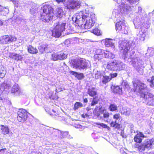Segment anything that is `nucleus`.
Returning a JSON list of instances; mask_svg holds the SVG:
<instances>
[{"mask_svg":"<svg viewBox=\"0 0 154 154\" xmlns=\"http://www.w3.org/2000/svg\"><path fill=\"white\" fill-rule=\"evenodd\" d=\"M123 85H125L126 87H127L128 86V85L127 84H126L125 83H123Z\"/></svg>","mask_w":154,"mask_h":154,"instance_id":"bf43d9fd","label":"nucleus"},{"mask_svg":"<svg viewBox=\"0 0 154 154\" xmlns=\"http://www.w3.org/2000/svg\"><path fill=\"white\" fill-rule=\"evenodd\" d=\"M98 102V100L95 98H94L91 104V106H94Z\"/></svg>","mask_w":154,"mask_h":154,"instance_id":"c03bdc74","label":"nucleus"},{"mask_svg":"<svg viewBox=\"0 0 154 154\" xmlns=\"http://www.w3.org/2000/svg\"><path fill=\"white\" fill-rule=\"evenodd\" d=\"M121 135L123 137H125V135L124 132L123 131H122L121 133Z\"/></svg>","mask_w":154,"mask_h":154,"instance_id":"6e6d98bb","label":"nucleus"},{"mask_svg":"<svg viewBox=\"0 0 154 154\" xmlns=\"http://www.w3.org/2000/svg\"><path fill=\"white\" fill-rule=\"evenodd\" d=\"M117 23L115 25L116 29V31L119 33L127 34L129 29L128 27L126 25L124 19L116 20Z\"/></svg>","mask_w":154,"mask_h":154,"instance_id":"1a4fd4ad","label":"nucleus"},{"mask_svg":"<svg viewBox=\"0 0 154 154\" xmlns=\"http://www.w3.org/2000/svg\"><path fill=\"white\" fill-rule=\"evenodd\" d=\"M4 9V11H5L6 14H8L9 13V10L8 8H4L3 7L0 6V13Z\"/></svg>","mask_w":154,"mask_h":154,"instance_id":"49530a36","label":"nucleus"},{"mask_svg":"<svg viewBox=\"0 0 154 154\" xmlns=\"http://www.w3.org/2000/svg\"><path fill=\"white\" fill-rule=\"evenodd\" d=\"M82 117L84 118V116L83 115H82Z\"/></svg>","mask_w":154,"mask_h":154,"instance_id":"69168bd1","label":"nucleus"},{"mask_svg":"<svg viewBox=\"0 0 154 154\" xmlns=\"http://www.w3.org/2000/svg\"><path fill=\"white\" fill-rule=\"evenodd\" d=\"M144 137V135L141 132L137 133L134 137V141L137 143H140Z\"/></svg>","mask_w":154,"mask_h":154,"instance_id":"4be33fe9","label":"nucleus"},{"mask_svg":"<svg viewBox=\"0 0 154 154\" xmlns=\"http://www.w3.org/2000/svg\"><path fill=\"white\" fill-rule=\"evenodd\" d=\"M11 92L16 95H19L21 94L20 89L18 85L15 84L14 85L11 90Z\"/></svg>","mask_w":154,"mask_h":154,"instance_id":"aec40b11","label":"nucleus"},{"mask_svg":"<svg viewBox=\"0 0 154 154\" xmlns=\"http://www.w3.org/2000/svg\"><path fill=\"white\" fill-rule=\"evenodd\" d=\"M113 119L116 120L115 121L112 122L110 123L111 126L115 128L119 129L120 128V125L117 122V120H120L121 118L120 115L119 113H116L113 116Z\"/></svg>","mask_w":154,"mask_h":154,"instance_id":"f3484780","label":"nucleus"},{"mask_svg":"<svg viewBox=\"0 0 154 154\" xmlns=\"http://www.w3.org/2000/svg\"><path fill=\"white\" fill-rule=\"evenodd\" d=\"M93 32L97 35H101L100 31L98 28H96L93 30Z\"/></svg>","mask_w":154,"mask_h":154,"instance_id":"4c0bfd02","label":"nucleus"},{"mask_svg":"<svg viewBox=\"0 0 154 154\" xmlns=\"http://www.w3.org/2000/svg\"><path fill=\"white\" fill-rule=\"evenodd\" d=\"M30 12L32 14H33L35 12V10L34 8H32L30 9Z\"/></svg>","mask_w":154,"mask_h":154,"instance_id":"603ef678","label":"nucleus"},{"mask_svg":"<svg viewBox=\"0 0 154 154\" xmlns=\"http://www.w3.org/2000/svg\"><path fill=\"white\" fill-rule=\"evenodd\" d=\"M103 117L104 119H107L109 116V114L108 112H106L103 114Z\"/></svg>","mask_w":154,"mask_h":154,"instance_id":"09e8293b","label":"nucleus"},{"mask_svg":"<svg viewBox=\"0 0 154 154\" xmlns=\"http://www.w3.org/2000/svg\"><path fill=\"white\" fill-rule=\"evenodd\" d=\"M95 88L92 87L88 89V94L91 97H93L97 94V92L95 91Z\"/></svg>","mask_w":154,"mask_h":154,"instance_id":"c756f323","label":"nucleus"},{"mask_svg":"<svg viewBox=\"0 0 154 154\" xmlns=\"http://www.w3.org/2000/svg\"><path fill=\"white\" fill-rule=\"evenodd\" d=\"M49 130L50 131H51V133H53V131L54 130H55L56 131H58V133L59 134L60 133L61 137L62 138H65L66 137L68 134V131L62 132L58 130H55L54 128H49Z\"/></svg>","mask_w":154,"mask_h":154,"instance_id":"b1692460","label":"nucleus"},{"mask_svg":"<svg viewBox=\"0 0 154 154\" xmlns=\"http://www.w3.org/2000/svg\"><path fill=\"white\" fill-rule=\"evenodd\" d=\"M16 38L12 36L4 35L0 38L1 42L3 44L10 43L11 42L16 41Z\"/></svg>","mask_w":154,"mask_h":154,"instance_id":"ddd939ff","label":"nucleus"},{"mask_svg":"<svg viewBox=\"0 0 154 154\" xmlns=\"http://www.w3.org/2000/svg\"><path fill=\"white\" fill-rule=\"evenodd\" d=\"M154 144V139H152L151 140H147L142 145L140 146L138 149L139 151L141 152L142 151L148 149L151 147L152 145Z\"/></svg>","mask_w":154,"mask_h":154,"instance_id":"4468645a","label":"nucleus"},{"mask_svg":"<svg viewBox=\"0 0 154 154\" xmlns=\"http://www.w3.org/2000/svg\"><path fill=\"white\" fill-rule=\"evenodd\" d=\"M111 80V79L108 76H105L103 77L102 82L103 84H105Z\"/></svg>","mask_w":154,"mask_h":154,"instance_id":"e433bc0d","label":"nucleus"},{"mask_svg":"<svg viewBox=\"0 0 154 154\" xmlns=\"http://www.w3.org/2000/svg\"><path fill=\"white\" fill-rule=\"evenodd\" d=\"M56 92H58V91H57V89H56Z\"/></svg>","mask_w":154,"mask_h":154,"instance_id":"0e129e2a","label":"nucleus"},{"mask_svg":"<svg viewBox=\"0 0 154 154\" xmlns=\"http://www.w3.org/2000/svg\"><path fill=\"white\" fill-rule=\"evenodd\" d=\"M6 73V71L5 70H2L1 71L0 73V77L3 78L4 77Z\"/></svg>","mask_w":154,"mask_h":154,"instance_id":"79ce46f5","label":"nucleus"},{"mask_svg":"<svg viewBox=\"0 0 154 154\" xmlns=\"http://www.w3.org/2000/svg\"><path fill=\"white\" fill-rule=\"evenodd\" d=\"M45 110L50 115H53L55 112L54 110H50V109H49V108L48 107L45 108Z\"/></svg>","mask_w":154,"mask_h":154,"instance_id":"58836bf2","label":"nucleus"},{"mask_svg":"<svg viewBox=\"0 0 154 154\" xmlns=\"http://www.w3.org/2000/svg\"><path fill=\"white\" fill-rule=\"evenodd\" d=\"M6 149L4 148L0 149V154H5L6 152Z\"/></svg>","mask_w":154,"mask_h":154,"instance_id":"3c124183","label":"nucleus"},{"mask_svg":"<svg viewBox=\"0 0 154 154\" xmlns=\"http://www.w3.org/2000/svg\"><path fill=\"white\" fill-rule=\"evenodd\" d=\"M121 113L128 116L130 113V110L128 108L126 107H123L121 111Z\"/></svg>","mask_w":154,"mask_h":154,"instance_id":"72a5a7b5","label":"nucleus"},{"mask_svg":"<svg viewBox=\"0 0 154 154\" xmlns=\"http://www.w3.org/2000/svg\"><path fill=\"white\" fill-rule=\"evenodd\" d=\"M65 0H56V1L58 3L60 2H63Z\"/></svg>","mask_w":154,"mask_h":154,"instance_id":"4d7b16f0","label":"nucleus"},{"mask_svg":"<svg viewBox=\"0 0 154 154\" xmlns=\"http://www.w3.org/2000/svg\"><path fill=\"white\" fill-rule=\"evenodd\" d=\"M67 57V54L61 52L54 53L51 55V59L54 61L64 60Z\"/></svg>","mask_w":154,"mask_h":154,"instance_id":"dca6fc26","label":"nucleus"},{"mask_svg":"<svg viewBox=\"0 0 154 154\" xmlns=\"http://www.w3.org/2000/svg\"><path fill=\"white\" fill-rule=\"evenodd\" d=\"M81 2L78 0H71L67 5V7L69 9L77 10L81 5Z\"/></svg>","mask_w":154,"mask_h":154,"instance_id":"2eb2a0df","label":"nucleus"},{"mask_svg":"<svg viewBox=\"0 0 154 154\" xmlns=\"http://www.w3.org/2000/svg\"><path fill=\"white\" fill-rule=\"evenodd\" d=\"M113 91L114 93L119 94H122V88L119 86H114L113 87Z\"/></svg>","mask_w":154,"mask_h":154,"instance_id":"c85d7f7f","label":"nucleus"},{"mask_svg":"<svg viewBox=\"0 0 154 154\" xmlns=\"http://www.w3.org/2000/svg\"><path fill=\"white\" fill-rule=\"evenodd\" d=\"M66 23L59 22L57 23L56 26L52 31V35L53 37H59L65 29Z\"/></svg>","mask_w":154,"mask_h":154,"instance_id":"6e6552de","label":"nucleus"},{"mask_svg":"<svg viewBox=\"0 0 154 154\" xmlns=\"http://www.w3.org/2000/svg\"><path fill=\"white\" fill-rule=\"evenodd\" d=\"M11 83L9 81L5 80L0 85V93L7 94L9 92V89L11 87Z\"/></svg>","mask_w":154,"mask_h":154,"instance_id":"f8f14e48","label":"nucleus"},{"mask_svg":"<svg viewBox=\"0 0 154 154\" xmlns=\"http://www.w3.org/2000/svg\"><path fill=\"white\" fill-rule=\"evenodd\" d=\"M115 40L111 39L106 38L103 40L102 42L104 43L106 47H111L112 48H114L115 47L114 43Z\"/></svg>","mask_w":154,"mask_h":154,"instance_id":"412c9836","label":"nucleus"},{"mask_svg":"<svg viewBox=\"0 0 154 154\" xmlns=\"http://www.w3.org/2000/svg\"><path fill=\"white\" fill-rule=\"evenodd\" d=\"M105 50L101 49H97L95 51V54L94 56V58L98 60H100L103 57L104 54Z\"/></svg>","mask_w":154,"mask_h":154,"instance_id":"a211bd4d","label":"nucleus"},{"mask_svg":"<svg viewBox=\"0 0 154 154\" xmlns=\"http://www.w3.org/2000/svg\"><path fill=\"white\" fill-rule=\"evenodd\" d=\"M101 73L100 72H97L95 74V78L96 79H99L101 78Z\"/></svg>","mask_w":154,"mask_h":154,"instance_id":"37998d69","label":"nucleus"},{"mask_svg":"<svg viewBox=\"0 0 154 154\" xmlns=\"http://www.w3.org/2000/svg\"><path fill=\"white\" fill-rule=\"evenodd\" d=\"M97 124L99 125L100 126H101L103 128H107L108 130L110 129V128L109 127L106 125L104 124L103 123H97Z\"/></svg>","mask_w":154,"mask_h":154,"instance_id":"a18cd8bd","label":"nucleus"},{"mask_svg":"<svg viewBox=\"0 0 154 154\" xmlns=\"http://www.w3.org/2000/svg\"><path fill=\"white\" fill-rule=\"evenodd\" d=\"M84 103H87L88 102V100L87 98H85L84 99Z\"/></svg>","mask_w":154,"mask_h":154,"instance_id":"13d9d810","label":"nucleus"},{"mask_svg":"<svg viewBox=\"0 0 154 154\" xmlns=\"http://www.w3.org/2000/svg\"><path fill=\"white\" fill-rule=\"evenodd\" d=\"M126 65L120 60L115 59L109 61L106 68L107 69L114 71H120L125 69Z\"/></svg>","mask_w":154,"mask_h":154,"instance_id":"39448f33","label":"nucleus"},{"mask_svg":"<svg viewBox=\"0 0 154 154\" xmlns=\"http://www.w3.org/2000/svg\"><path fill=\"white\" fill-rule=\"evenodd\" d=\"M48 16V15H46V16H45V18H46V17H47V16Z\"/></svg>","mask_w":154,"mask_h":154,"instance_id":"e2e57ef3","label":"nucleus"},{"mask_svg":"<svg viewBox=\"0 0 154 154\" xmlns=\"http://www.w3.org/2000/svg\"><path fill=\"white\" fill-rule=\"evenodd\" d=\"M28 52L32 54H36L38 53V51L35 48H34L31 45H29L28 47Z\"/></svg>","mask_w":154,"mask_h":154,"instance_id":"2f4dec72","label":"nucleus"},{"mask_svg":"<svg viewBox=\"0 0 154 154\" xmlns=\"http://www.w3.org/2000/svg\"><path fill=\"white\" fill-rule=\"evenodd\" d=\"M154 96L152 94L147 93L146 94H142L141 98H142L143 103H146L149 105H154Z\"/></svg>","mask_w":154,"mask_h":154,"instance_id":"9d476101","label":"nucleus"},{"mask_svg":"<svg viewBox=\"0 0 154 154\" xmlns=\"http://www.w3.org/2000/svg\"><path fill=\"white\" fill-rule=\"evenodd\" d=\"M134 90L135 91L138 92L142 94H146L148 93V89L146 84L140 81L135 80L133 82Z\"/></svg>","mask_w":154,"mask_h":154,"instance_id":"0eeeda50","label":"nucleus"},{"mask_svg":"<svg viewBox=\"0 0 154 154\" xmlns=\"http://www.w3.org/2000/svg\"><path fill=\"white\" fill-rule=\"evenodd\" d=\"M72 20L75 26L89 29L94 26L96 19L95 14L92 12L86 13L84 14L83 12L80 11L74 15Z\"/></svg>","mask_w":154,"mask_h":154,"instance_id":"7ed1b4c3","label":"nucleus"},{"mask_svg":"<svg viewBox=\"0 0 154 154\" xmlns=\"http://www.w3.org/2000/svg\"><path fill=\"white\" fill-rule=\"evenodd\" d=\"M83 106L82 103L80 102H77L75 103L74 105L73 109L74 110H76L79 108L82 107Z\"/></svg>","mask_w":154,"mask_h":154,"instance_id":"f704fd0d","label":"nucleus"},{"mask_svg":"<svg viewBox=\"0 0 154 154\" xmlns=\"http://www.w3.org/2000/svg\"><path fill=\"white\" fill-rule=\"evenodd\" d=\"M48 45L46 44L41 45L38 47L40 52L43 53L47 48Z\"/></svg>","mask_w":154,"mask_h":154,"instance_id":"473e14b6","label":"nucleus"},{"mask_svg":"<svg viewBox=\"0 0 154 154\" xmlns=\"http://www.w3.org/2000/svg\"><path fill=\"white\" fill-rule=\"evenodd\" d=\"M75 127L76 128L80 129V131H82L85 128V127L79 124H75Z\"/></svg>","mask_w":154,"mask_h":154,"instance_id":"ea45409f","label":"nucleus"},{"mask_svg":"<svg viewBox=\"0 0 154 154\" xmlns=\"http://www.w3.org/2000/svg\"><path fill=\"white\" fill-rule=\"evenodd\" d=\"M154 76H152L148 79L147 80V82L149 83V86L151 88H153L154 87Z\"/></svg>","mask_w":154,"mask_h":154,"instance_id":"c9c22d12","label":"nucleus"},{"mask_svg":"<svg viewBox=\"0 0 154 154\" xmlns=\"http://www.w3.org/2000/svg\"><path fill=\"white\" fill-rule=\"evenodd\" d=\"M88 66V62L85 59L81 58V66L79 67V69H84L87 68Z\"/></svg>","mask_w":154,"mask_h":154,"instance_id":"bb28decb","label":"nucleus"},{"mask_svg":"<svg viewBox=\"0 0 154 154\" xmlns=\"http://www.w3.org/2000/svg\"><path fill=\"white\" fill-rule=\"evenodd\" d=\"M118 75V74L117 73H112L110 74V76L111 79L115 77H116Z\"/></svg>","mask_w":154,"mask_h":154,"instance_id":"de8ad7c7","label":"nucleus"},{"mask_svg":"<svg viewBox=\"0 0 154 154\" xmlns=\"http://www.w3.org/2000/svg\"><path fill=\"white\" fill-rule=\"evenodd\" d=\"M76 77L79 79H81L84 77L83 73H77Z\"/></svg>","mask_w":154,"mask_h":154,"instance_id":"a19ab883","label":"nucleus"},{"mask_svg":"<svg viewBox=\"0 0 154 154\" xmlns=\"http://www.w3.org/2000/svg\"><path fill=\"white\" fill-rule=\"evenodd\" d=\"M53 9L48 5H45L41 9V19L45 22H48L53 17Z\"/></svg>","mask_w":154,"mask_h":154,"instance_id":"423d86ee","label":"nucleus"},{"mask_svg":"<svg viewBox=\"0 0 154 154\" xmlns=\"http://www.w3.org/2000/svg\"><path fill=\"white\" fill-rule=\"evenodd\" d=\"M9 57L11 58L17 60H20L22 59V57L20 55L15 53H10L9 55Z\"/></svg>","mask_w":154,"mask_h":154,"instance_id":"cd10ccee","label":"nucleus"},{"mask_svg":"<svg viewBox=\"0 0 154 154\" xmlns=\"http://www.w3.org/2000/svg\"><path fill=\"white\" fill-rule=\"evenodd\" d=\"M153 50V48H148L147 50V53H149L150 51H152Z\"/></svg>","mask_w":154,"mask_h":154,"instance_id":"5fc2aeb1","label":"nucleus"},{"mask_svg":"<svg viewBox=\"0 0 154 154\" xmlns=\"http://www.w3.org/2000/svg\"><path fill=\"white\" fill-rule=\"evenodd\" d=\"M70 44V41L69 39H67L64 42V44L67 46Z\"/></svg>","mask_w":154,"mask_h":154,"instance_id":"8fccbe9b","label":"nucleus"},{"mask_svg":"<svg viewBox=\"0 0 154 154\" xmlns=\"http://www.w3.org/2000/svg\"><path fill=\"white\" fill-rule=\"evenodd\" d=\"M119 5L112 12V18L114 20H122L124 19V15L128 14L131 11L132 7L125 2L124 0H113Z\"/></svg>","mask_w":154,"mask_h":154,"instance_id":"20e7f679","label":"nucleus"},{"mask_svg":"<svg viewBox=\"0 0 154 154\" xmlns=\"http://www.w3.org/2000/svg\"><path fill=\"white\" fill-rule=\"evenodd\" d=\"M11 1H12L13 2H15V1H17V2H18V0H11Z\"/></svg>","mask_w":154,"mask_h":154,"instance_id":"052dcab7","label":"nucleus"},{"mask_svg":"<svg viewBox=\"0 0 154 154\" xmlns=\"http://www.w3.org/2000/svg\"><path fill=\"white\" fill-rule=\"evenodd\" d=\"M1 133L3 135H6L9 133V129L7 126L1 125L0 127Z\"/></svg>","mask_w":154,"mask_h":154,"instance_id":"a878e982","label":"nucleus"},{"mask_svg":"<svg viewBox=\"0 0 154 154\" xmlns=\"http://www.w3.org/2000/svg\"><path fill=\"white\" fill-rule=\"evenodd\" d=\"M152 13L153 14H154V11H152Z\"/></svg>","mask_w":154,"mask_h":154,"instance_id":"338daca9","label":"nucleus"},{"mask_svg":"<svg viewBox=\"0 0 154 154\" xmlns=\"http://www.w3.org/2000/svg\"><path fill=\"white\" fill-rule=\"evenodd\" d=\"M124 40L119 44V49L123 54V57L125 61L131 62V64L137 70L139 71L140 69L144 68L143 62L139 58L134 55L135 51L132 48L135 47L134 43Z\"/></svg>","mask_w":154,"mask_h":154,"instance_id":"f257e3e1","label":"nucleus"},{"mask_svg":"<svg viewBox=\"0 0 154 154\" xmlns=\"http://www.w3.org/2000/svg\"><path fill=\"white\" fill-rule=\"evenodd\" d=\"M115 57V55L113 53L106 50H105L104 55H103V57L110 59L114 58Z\"/></svg>","mask_w":154,"mask_h":154,"instance_id":"5701e85b","label":"nucleus"},{"mask_svg":"<svg viewBox=\"0 0 154 154\" xmlns=\"http://www.w3.org/2000/svg\"><path fill=\"white\" fill-rule=\"evenodd\" d=\"M28 112L24 109H20L17 112V119L19 122H23L27 118Z\"/></svg>","mask_w":154,"mask_h":154,"instance_id":"9b49d317","label":"nucleus"},{"mask_svg":"<svg viewBox=\"0 0 154 154\" xmlns=\"http://www.w3.org/2000/svg\"><path fill=\"white\" fill-rule=\"evenodd\" d=\"M86 11H87V10H86V9H85V11H86Z\"/></svg>","mask_w":154,"mask_h":154,"instance_id":"774afa93","label":"nucleus"},{"mask_svg":"<svg viewBox=\"0 0 154 154\" xmlns=\"http://www.w3.org/2000/svg\"><path fill=\"white\" fill-rule=\"evenodd\" d=\"M56 16L60 18H62L65 15V13L63 9L61 8H59L56 9Z\"/></svg>","mask_w":154,"mask_h":154,"instance_id":"393cba45","label":"nucleus"},{"mask_svg":"<svg viewBox=\"0 0 154 154\" xmlns=\"http://www.w3.org/2000/svg\"><path fill=\"white\" fill-rule=\"evenodd\" d=\"M68 138H69V139H70V138H72V137H70V136L69 135L68 136Z\"/></svg>","mask_w":154,"mask_h":154,"instance_id":"680f3d73","label":"nucleus"},{"mask_svg":"<svg viewBox=\"0 0 154 154\" xmlns=\"http://www.w3.org/2000/svg\"><path fill=\"white\" fill-rule=\"evenodd\" d=\"M138 8V14L134 19V23L136 28H139L140 29L139 33L137 34V38L140 40L143 41L146 38V32L150 26L149 23L145 14L141 12V7L139 6Z\"/></svg>","mask_w":154,"mask_h":154,"instance_id":"f03ea898","label":"nucleus"},{"mask_svg":"<svg viewBox=\"0 0 154 154\" xmlns=\"http://www.w3.org/2000/svg\"><path fill=\"white\" fill-rule=\"evenodd\" d=\"M69 73L70 74H71L72 75H74V76H76L77 72H75L73 71H69Z\"/></svg>","mask_w":154,"mask_h":154,"instance_id":"864d4df0","label":"nucleus"},{"mask_svg":"<svg viewBox=\"0 0 154 154\" xmlns=\"http://www.w3.org/2000/svg\"><path fill=\"white\" fill-rule=\"evenodd\" d=\"M81 58L75 59L71 60L70 63L74 68L79 69V67L81 66Z\"/></svg>","mask_w":154,"mask_h":154,"instance_id":"6ab92c4d","label":"nucleus"},{"mask_svg":"<svg viewBox=\"0 0 154 154\" xmlns=\"http://www.w3.org/2000/svg\"><path fill=\"white\" fill-rule=\"evenodd\" d=\"M118 107L115 103H111L109 107V110L112 112L116 111L118 110Z\"/></svg>","mask_w":154,"mask_h":154,"instance_id":"7c9ffc66","label":"nucleus"}]
</instances>
